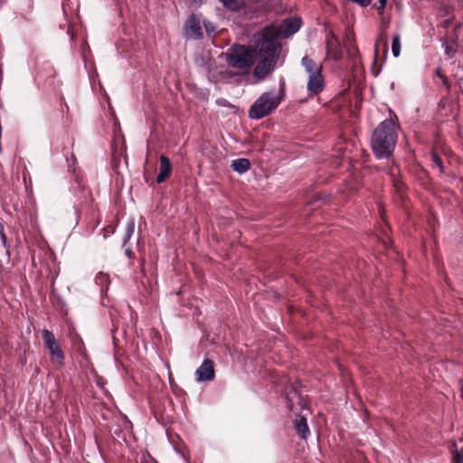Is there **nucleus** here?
<instances>
[{
    "label": "nucleus",
    "instance_id": "b1692460",
    "mask_svg": "<svg viewBox=\"0 0 463 463\" xmlns=\"http://www.w3.org/2000/svg\"><path fill=\"white\" fill-rule=\"evenodd\" d=\"M436 75H437L439 79H441V80H442V82H443V84H444L445 86L449 87V80H448V78H447V77H446V76H445V75L440 71V70H439V69H438V70L436 71Z\"/></svg>",
    "mask_w": 463,
    "mask_h": 463
},
{
    "label": "nucleus",
    "instance_id": "f8f14e48",
    "mask_svg": "<svg viewBox=\"0 0 463 463\" xmlns=\"http://www.w3.org/2000/svg\"><path fill=\"white\" fill-rule=\"evenodd\" d=\"M294 427L297 433L304 439L310 434L307 419L304 416L298 415L294 420Z\"/></svg>",
    "mask_w": 463,
    "mask_h": 463
},
{
    "label": "nucleus",
    "instance_id": "f3484780",
    "mask_svg": "<svg viewBox=\"0 0 463 463\" xmlns=\"http://www.w3.org/2000/svg\"><path fill=\"white\" fill-rule=\"evenodd\" d=\"M134 230H135V222L133 220H130L128 222L126 229H125V235L123 238L124 243H127L130 240V238L132 237V235L134 233Z\"/></svg>",
    "mask_w": 463,
    "mask_h": 463
},
{
    "label": "nucleus",
    "instance_id": "aec40b11",
    "mask_svg": "<svg viewBox=\"0 0 463 463\" xmlns=\"http://www.w3.org/2000/svg\"><path fill=\"white\" fill-rule=\"evenodd\" d=\"M0 241H1V243L2 245L5 247V248H8V244H7V238H6V235H5V227H4V224L0 222Z\"/></svg>",
    "mask_w": 463,
    "mask_h": 463
},
{
    "label": "nucleus",
    "instance_id": "4468645a",
    "mask_svg": "<svg viewBox=\"0 0 463 463\" xmlns=\"http://www.w3.org/2000/svg\"><path fill=\"white\" fill-rule=\"evenodd\" d=\"M250 166V162L247 158H240L233 160V171L240 174L245 173Z\"/></svg>",
    "mask_w": 463,
    "mask_h": 463
},
{
    "label": "nucleus",
    "instance_id": "0eeeda50",
    "mask_svg": "<svg viewBox=\"0 0 463 463\" xmlns=\"http://www.w3.org/2000/svg\"><path fill=\"white\" fill-rule=\"evenodd\" d=\"M42 337L44 346L49 351L51 361L57 364H62L64 354L54 335L51 331L43 329L42 331Z\"/></svg>",
    "mask_w": 463,
    "mask_h": 463
},
{
    "label": "nucleus",
    "instance_id": "f03ea898",
    "mask_svg": "<svg viewBox=\"0 0 463 463\" xmlns=\"http://www.w3.org/2000/svg\"><path fill=\"white\" fill-rule=\"evenodd\" d=\"M398 139L397 125L392 118L381 122L373 132L371 146L377 158L392 156Z\"/></svg>",
    "mask_w": 463,
    "mask_h": 463
},
{
    "label": "nucleus",
    "instance_id": "a878e982",
    "mask_svg": "<svg viewBox=\"0 0 463 463\" xmlns=\"http://www.w3.org/2000/svg\"><path fill=\"white\" fill-rule=\"evenodd\" d=\"M227 8H232V0H219Z\"/></svg>",
    "mask_w": 463,
    "mask_h": 463
},
{
    "label": "nucleus",
    "instance_id": "c85d7f7f",
    "mask_svg": "<svg viewBox=\"0 0 463 463\" xmlns=\"http://www.w3.org/2000/svg\"><path fill=\"white\" fill-rule=\"evenodd\" d=\"M236 1H237V0H233V10L235 9L234 5H235V4H236Z\"/></svg>",
    "mask_w": 463,
    "mask_h": 463
},
{
    "label": "nucleus",
    "instance_id": "9b49d317",
    "mask_svg": "<svg viewBox=\"0 0 463 463\" xmlns=\"http://www.w3.org/2000/svg\"><path fill=\"white\" fill-rule=\"evenodd\" d=\"M172 165L167 156L162 155L160 156L159 174L156 176L158 184L163 183L171 174Z\"/></svg>",
    "mask_w": 463,
    "mask_h": 463
},
{
    "label": "nucleus",
    "instance_id": "ddd939ff",
    "mask_svg": "<svg viewBox=\"0 0 463 463\" xmlns=\"http://www.w3.org/2000/svg\"><path fill=\"white\" fill-rule=\"evenodd\" d=\"M430 161L432 162L433 165L437 166L439 168V173L445 174V166L443 164V160L440 157V156L439 155L436 147H432V149L430 153Z\"/></svg>",
    "mask_w": 463,
    "mask_h": 463
},
{
    "label": "nucleus",
    "instance_id": "423d86ee",
    "mask_svg": "<svg viewBox=\"0 0 463 463\" xmlns=\"http://www.w3.org/2000/svg\"><path fill=\"white\" fill-rule=\"evenodd\" d=\"M287 407L293 412H300L307 407V401L298 391L297 383H290L285 387Z\"/></svg>",
    "mask_w": 463,
    "mask_h": 463
},
{
    "label": "nucleus",
    "instance_id": "39448f33",
    "mask_svg": "<svg viewBox=\"0 0 463 463\" xmlns=\"http://www.w3.org/2000/svg\"><path fill=\"white\" fill-rule=\"evenodd\" d=\"M258 56L255 47V34L251 40V44H233V68L248 69L251 67Z\"/></svg>",
    "mask_w": 463,
    "mask_h": 463
},
{
    "label": "nucleus",
    "instance_id": "6e6552de",
    "mask_svg": "<svg viewBox=\"0 0 463 463\" xmlns=\"http://www.w3.org/2000/svg\"><path fill=\"white\" fill-rule=\"evenodd\" d=\"M326 55L333 58L335 61H339L343 58V52L340 42L337 36L329 31L326 38Z\"/></svg>",
    "mask_w": 463,
    "mask_h": 463
},
{
    "label": "nucleus",
    "instance_id": "7ed1b4c3",
    "mask_svg": "<svg viewBox=\"0 0 463 463\" xmlns=\"http://www.w3.org/2000/svg\"><path fill=\"white\" fill-rule=\"evenodd\" d=\"M301 65L308 74V80L307 83L308 96L312 97L320 94L326 86L325 78L322 74V65L317 64L308 56H304L302 58Z\"/></svg>",
    "mask_w": 463,
    "mask_h": 463
},
{
    "label": "nucleus",
    "instance_id": "cd10ccee",
    "mask_svg": "<svg viewBox=\"0 0 463 463\" xmlns=\"http://www.w3.org/2000/svg\"><path fill=\"white\" fill-rule=\"evenodd\" d=\"M217 103L220 105H225L226 101L224 99H218Z\"/></svg>",
    "mask_w": 463,
    "mask_h": 463
},
{
    "label": "nucleus",
    "instance_id": "7c9ffc66",
    "mask_svg": "<svg viewBox=\"0 0 463 463\" xmlns=\"http://www.w3.org/2000/svg\"><path fill=\"white\" fill-rule=\"evenodd\" d=\"M447 53L450 52V50L449 48L446 49Z\"/></svg>",
    "mask_w": 463,
    "mask_h": 463
},
{
    "label": "nucleus",
    "instance_id": "1a4fd4ad",
    "mask_svg": "<svg viewBox=\"0 0 463 463\" xmlns=\"http://www.w3.org/2000/svg\"><path fill=\"white\" fill-rule=\"evenodd\" d=\"M184 35L187 39L198 40L203 38V31L200 20L195 14H192L184 27Z\"/></svg>",
    "mask_w": 463,
    "mask_h": 463
},
{
    "label": "nucleus",
    "instance_id": "2eb2a0df",
    "mask_svg": "<svg viewBox=\"0 0 463 463\" xmlns=\"http://www.w3.org/2000/svg\"><path fill=\"white\" fill-rule=\"evenodd\" d=\"M95 282L97 285L100 286V290L103 293L105 290H107L109 284V277L106 273L99 272L96 275Z\"/></svg>",
    "mask_w": 463,
    "mask_h": 463
},
{
    "label": "nucleus",
    "instance_id": "2f4dec72",
    "mask_svg": "<svg viewBox=\"0 0 463 463\" xmlns=\"http://www.w3.org/2000/svg\"><path fill=\"white\" fill-rule=\"evenodd\" d=\"M154 463H158L157 461H155Z\"/></svg>",
    "mask_w": 463,
    "mask_h": 463
},
{
    "label": "nucleus",
    "instance_id": "bb28decb",
    "mask_svg": "<svg viewBox=\"0 0 463 463\" xmlns=\"http://www.w3.org/2000/svg\"><path fill=\"white\" fill-rule=\"evenodd\" d=\"M232 51V48H229L226 52L227 60L229 61V58L232 59V53L230 52Z\"/></svg>",
    "mask_w": 463,
    "mask_h": 463
},
{
    "label": "nucleus",
    "instance_id": "393cba45",
    "mask_svg": "<svg viewBox=\"0 0 463 463\" xmlns=\"http://www.w3.org/2000/svg\"><path fill=\"white\" fill-rule=\"evenodd\" d=\"M379 6L377 7V11L380 14H382L386 7L387 0H378Z\"/></svg>",
    "mask_w": 463,
    "mask_h": 463
},
{
    "label": "nucleus",
    "instance_id": "dca6fc26",
    "mask_svg": "<svg viewBox=\"0 0 463 463\" xmlns=\"http://www.w3.org/2000/svg\"><path fill=\"white\" fill-rule=\"evenodd\" d=\"M417 176L423 186L428 187L430 184V174L426 169L420 167L418 171Z\"/></svg>",
    "mask_w": 463,
    "mask_h": 463
},
{
    "label": "nucleus",
    "instance_id": "c756f323",
    "mask_svg": "<svg viewBox=\"0 0 463 463\" xmlns=\"http://www.w3.org/2000/svg\"><path fill=\"white\" fill-rule=\"evenodd\" d=\"M447 53L450 52V50L449 48L446 49Z\"/></svg>",
    "mask_w": 463,
    "mask_h": 463
},
{
    "label": "nucleus",
    "instance_id": "a211bd4d",
    "mask_svg": "<svg viewBox=\"0 0 463 463\" xmlns=\"http://www.w3.org/2000/svg\"><path fill=\"white\" fill-rule=\"evenodd\" d=\"M392 49L393 56L398 57L401 52V42L398 34L393 36Z\"/></svg>",
    "mask_w": 463,
    "mask_h": 463
},
{
    "label": "nucleus",
    "instance_id": "412c9836",
    "mask_svg": "<svg viewBox=\"0 0 463 463\" xmlns=\"http://www.w3.org/2000/svg\"><path fill=\"white\" fill-rule=\"evenodd\" d=\"M299 27H300V25H299V23L298 21L289 22L288 24V31L290 33H296L299 29Z\"/></svg>",
    "mask_w": 463,
    "mask_h": 463
},
{
    "label": "nucleus",
    "instance_id": "6ab92c4d",
    "mask_svg": "<svg viewBox=\"0 0 463 463\" xmlns=\"http://www.w3.org/2000/svg\"><path fill=\"white\" fill-rule=\"evenodd\" d=\"M452 463H463V447L452 452Z\"/></svg>",
    "mask_w": 463,
    "mask_h": 463
},
{
    "label": "nucleus",
    "instance_id": "9d476101",
    "mask_svg": "<svg viewBox=\"0 0 463 463\" xmlns=\"http://www.w3.org/2000/svg\"><path fill=\"white\" fill-rule=\"evenodd\" d=\"M197 382L211 381L214 378L213 362L210 359H205L203 364L195 371Z\"/></svg>",
    "mask_w": 463,
    "mask_h": 463
},
{
    "label": "nucleus",
    "instance_id": "5701e85b",
    "mask_svg": "<svg viewBox=\"0 0 463 463\" xmlns=\"http://www.w3.org/2000/svg\"><path fill=\"white\" fill-rule=\"evenodd\" d=\"M203 25H204L206 33L209 34L215 31V27L211 22L204 21Z\"/></svg>",
    "mask_w": 463,
    "mask_h": 463
},
{
    "label": "nucleus",
    "instance_id": "4be33fe9",
    "mask_svg": "<svg viewBox=\"0 0 463 463\" xmlns=\"http://www.w3.org/2000/svg\"><path fill=\"white\" fill-rule=\"evenodd\" d=\"M393 185L398 193L402 194V192L405 188V184L402 180L394 179Z\"/></svg>",
    "mask_w": 463,
    "mask_h": 463
},
{
    "label": "nucleus",
    "instance_id": "f257e3e1",
    "mask_svg": "<svg viewBox=\"0 0 463 463\" xmlns=\"http://www.w3.org/2000/svg\"><path fill=\"white\" fill-rule=\"evenodd\" d=\"M279 35L280 30L274 25L266 26L255 33V47L260 60L255 66L254 76L258 80H264L276 67L281 51V44L276 41Z\"/></svg>",
    "mask_w": 463,
    "mask_h": 463
},
{
    "label": "nucleus",
    "instance_id": "20e7f679",
    "mask_svg": "<svg viewBox=\"0 0 463 463\" xmlns=\"http://www.w3.org/2000/svg\"><path fill=\"white\" fill-rule=\"evenodd\" d=\"M280 102V97L274 95L272 92H264L250 107L249 117L253 119H260L271 114Z\"/></svg>",
    "mask_w": 463,
    "mask_h": 463
}]
</instances>
